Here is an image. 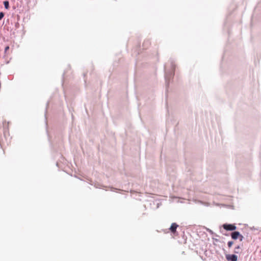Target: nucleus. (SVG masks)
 Instances as JSON below:
<instances>
[{
	"label": "nucleus",
	"mask_w": 261,
	"mask_h": 261,
	"mask_svg": "<svg viewBox=\"0 0 261 261\" xmlns=\"http://www.w3.org/2000/svg\"><path fill=\"white\" fill-rule=\"evenodd\" d=\"M9 49V47L8 46H6L5 48V53H6Z\"/></svg>",
	"instance_id": "nucleus-10"
},
{
	"label": "nucleus",
	"mask_w": 261,
	"mask_h": 261,
	"mask_svg": "<svg viewBox=\"0 0 261 261\" xmlns=\"http://www.w3.org/2000/svg\"><path fill=\"white\" fill-rule=\"evenodd\" d=\"M233 242L232 241H229L227 243L228 246L229 248H230L233 245Z\"/></svg>",
	"instance_id": "nucleus-8"
},
{
	"label": "nucleus",
	"mask_w": 261,
	"mask_h": 261,
	"mask_svg": "<svg viewBox=\"0 0 261 261\" xmlns=\"http://www.w3.org/2000/svg\"><path fill=\"white\" fill-rule=\"evenodd\" d=\"M240 249L241 248L240 246L236 247L234 250V252L236 254L240 253L241 252Z\"/></svg>",
	"instance_id": "nucleus-5"
},
{
	"label": "nucleus",
	"mask_w": 261,
	"mask_h": 261,
	"mask_svg": "<svg viewBox=\"0 0 261 261\" xmlns=\"http://www.w3.org/2000/svg\"><path fill=\"white\" fill-rule=\"evenodd\" d=\"M197 203L202 204L205 206H208L210 205V204L206 202H203L202 201L198 200L197 201Z\"/></svg>",
	"instance_id": "nucleus-6"
},
{
	"label": "nucleus",
	"mask_w": 261,
	"mask_h": 261,
	"mask_svg": "<svg viewBox=\"0 0 261 261\" xmlns=\"http://www.w3.org/2000/svg\"><path fill=\"white\" fill-rule=\"evenodd\" d=\"M178 226V225L177 224H176L175 223H173L171 224V225L170 227V230H171V231L172 232L174 233L176 231V229Z\"/></svg>",
	"instance_id": "nucleus-4"
},
{
	"label": "nucleus",
	"mask_w": 261,
	"mask_h": 261,
	"mask_svg": "<svg viewBox=\"0 0 261 261\" xmlns=\"http://www.w3.org/2000/svg\"><path fill=\"white\" fill-rule=\"evenodd\" d=\"M4 16V14L3 12L0 13V20H1Z\"/></svg>",
	"instance_id": "nucleus-9"
},
{
	"label": "nucleus",
	"mask_w": 261,
	"mask_h": 261,
	"mask_svg": "<svg viewBox=\"0 0 261 261\" xmlns=\"http://www.w3.org/2000/svg\"><path fill=\"white\" fill-rule=\"evenodd\" d=\"M231 236L232 239H234V240L237 239L239 237L241 238H240L241 241H242V240L243 239V237L238 231H234V232H232Z\"/></svg>",
	"instance_id": "nucleus-2"
},
{
	"label": "nucleus",
	"mask_w": 261,
	"mask_h": 261,
	"mask_svg": "<svg viewBox=\"0 0 261 261\" xmlns=\"http://www.w3.org/2000/svg\"><path fill=\"white\" fill-rule=\"evenodd\" d=\"M226 258L228 261H237L238 260V256L235 254L226 255Z\"/></svg>",
	"instance_id": "nucleus-3"
},
{
	"label": "nucleus",
	"mask_w": 261,
	"mask_h": 261,
	"mask_svg": "<svg viewBox=\"0 0 261 261\" xmlns=\"http://www.w3.org/2000/svg\"><path fill=\"white\" fill-rule=\"evenodd\" d=\"M223 227L226 230H234L236 229L237 227L234 224H224L223 225Z\"/></svg>",
	"instance_id": "nucleus-1"
},
{
	"label": "nucleus",
	"mask_w": 261,
	"mask_h": 261,
	"mask_svg": "<svg viewBox=\"0 0 261 261\" xmlns=\"http://www.w3.org/2000/svg\"><path fill=\"white\" fill-rule=\"evenodd\" d=\"M165 77H166V79H167V75H166H166H165Z\"/></svg>",
	"instance_id": "nucleus-11"
},
{
	"label": "nucleus",
	"mask_w": 261,
	"mask_h": 261,
	"mask_svg": "<svg viewBox=\"0 0 261 261\" xmlns=\"http://www.w3.org/2000/svg\"><path fill=\"white\" fill-rule=\"evenodd\" d=\"M4 7L6 9H8L9 7V3L8 1H5L4 2Z\"/></svg>",
	"instance_id": "nucleus-7"
}]
</instances>
